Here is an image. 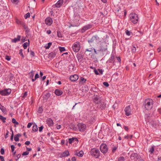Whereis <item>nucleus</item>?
I'll return each mask as SVG.
<instances>
[{
  "mask_svg": "<svg viewBox=\"0 0 161 161\" xmlns=\"http://www.w3.org/2000/svg\"><path fill=\"white\" fill-rule=\"evenodd\" d=\"M153 102L152 99L148 98L146 99L144 102V107L147 110L152 109L153 107Z\"/></svg>",
  "mask_w": 161,
  "mask_h": 161,
  "instance_id": "f257e3e1",
  "label": "nucleus"
},
{
  "mask_svg": "<svg viewBox=\"0 0 161 161\" xmlns=\"http://www.w3.org/2000/svg\"><path fill=\"white\" fill-rule=\"evenodd\" d=\"M131 21L134 24H136L139 19L137 14L134 13L130 14V15Z\"/></svg>",
  "mask_w": 161,
  "mask_h": 161,
  "instance_id": "f03ea898",
  "label": "nucleus"
},
{
  "mask_svg": "<svg viewBox=\"0 0 161 161\" xmlns=\"http://www.w3.org/2000/svg\"><path fill=\"white\" fill-rule=\"evenodd\" d=\"M91 154L96 158H98L100 156V152L98 149L95 148L92 149L90 151Z\"/></svg>",
  "mask_w": 161,
  "mask_h": 161,
  "instance_id": "7ed1b4c3",
  "label": "nucleus"
},
{
  "mask_svg": "<svg viewBox=\"0 0 161 161\" xmlns=\"http://www.w3.org/2000/svg\"><path fill=\"white\" fill-rule=\"evenodd\" d=\"M94 41L97 43H98L101 42V39L97 35H95L93 36L91 38L88 40V42L90 45Z\"/></svg>",
  "mask_w": 161,
  "mask_h": 161,
  "instance_id": "20e7f679",
  "label": "nucleus"
},
{
  "mask_svg": "<svg viewBox=\"0 0 161 161\" xmlns=\"http://www.w3.org/2000/svg\"><path fill=\"white\" fill-rule=\"evenodd\" d=\"M73 50L75 52H78L80 48V42H76L74 43L72 47Z\"/></svg>",
  "mask_w": 161,
  "mask_h": 161,
  "instance_id": "39448f33",
  "label": "nucleus"
},
{
  "mask_svg": "<svg viewBox=\"0 0 161 161\" xmlns=\"http://www.w3.org/2000/svg\"><path fill=\"white\" fill-rule=\"evenodd\" d=\"M103 100L99 95H94L93 98V103L99 105Z\"/></svg>",
  "mask_w": 161,
  "mask_h": 161,
  "instance_id": "423d86ee",
  "label": "nucleus"
},
{
  "mask_svg": "<svg viewBox=\"0 0 161 161\" xmlns=\"http://www.w3.org/2000/svg\"><path fill=\"white\" fill-rule=\"evenodd\" d=\"M100 150L103 153H106L108 151L107 146L105 143H102L100 146Z\"/></svg>",
  "mask_w": 161,
  "mask_h": 161,
  "instance_id": "0eeeda50",
  "label": "nucleus"
},
{
  "mask_svg": "<svg viewBox=\"0 0 161 161\" xmlns=\"http://www.w3.org/2000/svg\"><path fill=\"white\" fill-rule=\"evenodd\" d=\"M11 90L10 89H5L4 90L0 91V94L2 96H8L11 93Z\"/></svg>",
  "mask_w": 161,
  "mask_h": 161,
  "instance_id": "6e6552de",
  "label": "nucleus"
},
{
  "mask_svg": "<svg viewBox=\"0 0 161 161\" xmlns=\"http://www.w3.org/2000/svg\"><path fill=\"white\" fill-rule=\"evenodd\" d=\"M130 158L131 160L136 161L139 159H140L141 158L140 156L136 153L132 154L130 156Z\"/></svg>",
  "mask_w": 161,
  "mask_h": 161,
  "instance_id": "1a4fd4ad",
  "label": "nucleus"
},
{
  "mask_svg": "<svg viewBox=\"0 0 161 161\" xmlns=\"http://www.w3.org/2000/svg\"><path fill=\"white\" fill-rule=\"evenodd\" d=\"M93 27V25L92 24H88L83 26L81 29L80 31L83 33L85 32L86 31L92 28Z\"/></svg>",
  "mask_w": 161,
  "mask_h": 161,
  "instance_id": "9d476101",
  "label": "nucleus"
},
{
  "mask_svg": "<svg viewBox=\"0 0 161 161\" xmlns=\"http://www.w3.org/2000/svg\"><path fill=\"white\" fill-rule=\"evenodd\" d=\"M103 100L101 101L100 104L97 106L98 108L100 109L101 110H105L106 108V103L103 101Z\"/></svg>",
  "mask_w": 161,
  "mask_h": 161,
  "instance_id": "9b49d317",
  "label": "nucleus"
},
{
  "mask_svg": "<svg viewBox=\"0 0 161 161\" xmlns=\"http://www.w3.org/2000/svg\"><path fill=\"white\" fill-rule=\"evenodd\" d=\"M101 48L100 50H98V51L104 52L106 51L107 50V45H106L105 42H103L101 44Z\"/></svg>",
  "mask_w": 161,
  "mask_h": 161,
  "instance_id": "f8f14e48",
  "label": "nucleus"
},
{
  "mask_svg": "<svg viewBox=\"0 0 161 161\" xmlns=\"http://www.w3.org/2000/svg\"><path fill=\"white\" fill-rule=\"evenodd\" d=\"M79 130L80 131H84L86 130V126L84 124L79 123L78 124Z\"/></svg>",
  "mask_w": 161,
  "mask_h": 161,
  "instance_id": "ddd939ff",
  "label": "nucleus"
},
{
  "mask_svg": "<svg viewBox=\"0 0 161 161\" xmlns=\"http://www.w3.org/2000/svg\"><path fill=\"white\" fill-rule=\"evenodd\" d=\"M125 114L127 116H129L131 114V109L130 106L126 107L125 109Z\"/></svg>",
  "mask_w": 161,
  "mask_h": 161,
  "instance_id": "4468645a",
  "label": "nucleus"
},
{
  "mask_svg": "<svg viewBox=\"0 0 161 161\" xmlns=\"http://www.w3.org/2000/svg\"><path fill=\"white\" fill-rule=\"evenodd\" d=\"M45 23L48 25H50L53 22L52 19L50 17H47L45 21Z\"/></svg>",
  "mask_w": 161,
  "mask_h": 161,
  "instance_id": "2eb2a0df",
  "label": "nucleus"
},
{
  "mask_svg": "<svg viewBox=\"0 0 161 161\" xmlns=\"http://www.w3.org/2000/svg\"><path fill=\"white\" fill-rule=\"evenodd\" d=\"M75 66V63L74 61H73L72 62H69V68L70 71H74Z\"/></svg>",
  "mask_w": 161,
  "mask_h": 161,
  "instance_id": "dca6fc26",
  "label": "nucleus"
},
{
  "mask_svg": "<svg viewBox=\"0 0 161 161\" xmlns=\"http://www.w3.org/2000/svg\"><path fill=\"white\" fill-rule=\"evenodd\" d=\"M46 122L48 125L49 127L52 126L54 124L53 120L51 118H47Z\"/></svg>",
  "mask_w": 161,
  "mask_h": 161,
  "instance_id": "f3484780",
  "label": "nucleus"
},
{
  "mask_svg": "<svg viewBox=\"0 0 161 161\" xmlns=\"http://www.w3.org/2000/svg\"><path fill=\"white\" fill-rule=\"evenodd\" d=\"M78 79L79 76L76 74L71 75L69 77L70 80H77Z\"/></svg>",
  "mask_w": 161,
  "mask_h": 161,
  "instance_id": "a211bd4d",
  "label": "nucleus"
},
{
  "mask_svg": "<svg viewBox=\"0 0 161 161\" xmlns=\"http://www.w3.org/2000/svg\"><path fill=\"white\" fill-rule=\"evenodd\" d=\"M76 58L79 62L81 63L83 60V56L81 54L78 53L76 55Z\"/></svg>",
  "mask_w": 161,
  "mask_h": 161,
  "instance_id": "6ab92c4d",
  "label": "nucleus"
},
{
  "mask_svg": "<svg viewBox=\"0 0 161 161\" xmlns=\"http://www.w3.org/2000/svg\"><path fill=\"white\" fill-rule=\"evenodd\" d=\"M80 90H81L82 92L86 93L88 92L89 89L87 86L86 85H84L82 87Z\"/></svg>",
  "mask_w": 161,
  "mask_h": 161,
  "instance_id": "aec40b11",
  "label": "nucleus"
},
{
  "mask_svg": "<svg viewBox=\"0 0 161 161\" xmlns=\"http://www.w3.org/2000/svg\"><path fill=\"white\" fill-rule=\"evenodd\" d=\"M114 54H111L110 58L107 60V63H114Z\"/></svg>",
  "mask_w": 161,
  "mask_h": 161,
  "instance_id": "412c9836",
  "label": "nucleus"
},
{
  "mask_svg": "<svg viewBox=\"0 0 161 161\" xmlns=\"http://www.w3.org/2000/svg\"><path fill=\"white\" fill-rule=\"evenodd\" d=\"M64 2L63 0H59L55 4V7L60 8Z\"/></svg>",
  "mask_w": 161,
  "mask_h": 161,
  "instance_id": "4be33fe9",
  "label": "nucleus"
},
{
  "mask_svg": "<svg viewBox=\"0 0 161 161\" xmlns=\"http://www.w3.org/2000/svg\"><path fill=\"white\" fill-rule=\"evenodd\" d=\"M54 93L57 96H60L62 95L63 92L61 90L56 89L55 90Z\"/></svg>",
  "mask_w": 161,
  "mask_h": 161,
  "instance_id": "5701e85b",
  "label": "nucleus"
},
{
  "mask_svg": "<svg viewBox=\"0 0 161 161\" xmlns=\"http://www.w3.org/2000/svg\"><path fill=\"white\" fill-rule=\"evenodd\" d=\"M21 36L20 35H18L17 38H15L11 40V42L14 43H16L18 42L20 40Z\"/></svg>",
  "mask_w": 161,
  "mask_h": 161,
  "instance_id": "b1692460",
  "label": "nucleus"
},
{
  "mask_svg": "<svg viewBox=\"0 0 161 161\" xmlns=\"http://www.w3.org/2000/svg\"><path fill=\"white\" fill-rule=\"evenodd\" d=\"M68 140L70 144H72V143L74 142H78V139L76 137H72V138H70L68 139Z\"/></svg>",
  "mask_w": 161,
  "mask_h": 161,
  "instance_id": "393cba45",
  "label": "nucleus"
},
{
  "mask_svg": "<svg viewBox=\"0 0 161 161\" xmlns=\"http://www.w3.org/2000/svg\"><path fill=\"white\" fill-rule=\"evenodd\" d=\"M56 53L55 52H51L50 53L48 54L49 57L51 59H53L56 56Z\"/></svg>",
  "mask_w": 161,
  "mask_h": 161,
  "instance_id": "a878e982",
  "label": "nucleus"
},
{
  "mask_svg": "<svg viewBox=\"0 0 161 161\" xmlns=\"http://www.w3.org/2000/svg\"><path fill=\"white\" fill-rule=\"evenodd\" d=\"M69 155V151L66 150L61 154V155L62 157H66Z\"/></svg>",
  "mask_w": 161,
  "mask_h": 161,
  "instance_id": "bb28decb",
  "label": "nucleus"
},
{
  "mask_svg": "<svg viewBox=\"0 0 161 161\" xmlns=\"http://www.w3.org/2000/svg\"><path fill=\"white\" fill-rule=\"evenodd\" d=\"M84 154V152L82 151H80L79 152H77V151L75 153V155L78 156L79 157H82L83 156Z\"/></svg>",
  "mask_w": 161,
  "mask_h": 161,
  "instance_id": "cd10ccee",
  "label": "nucleus"
},
{
  "mask_svg": "<svg viewBox=\"0 0 161 161\" xmlns=\"http://www.w3.org/2000/svg\"><path fill=\"white\" fill-rule=\"evenodd\" d=\"M51 96V94L50 93H47L44 95L43 98L45 100H47Z\"/></svg>",
  "mask_w": 161,
  "mask_h": 161,
  "instance_id": "c85d7f7f",
  "label": "nucleus"
},
{
  "mask_svg": "<svg viewBox=\"0 0 161 161\" xmlns=\"http://www.w3.org/2000/svg\"><path fill=\"white\" fill-rule=\"evenodd\" d=\"M16 23L17 24L19 25H24V23H25V22L22 19H16Z\"/></svg>",
  "mask_w": 161,
  "mask_h": 161,
  "instance_id": "c756f323",
  "label": "nucleus"
},
{
  "mask_svg": "<svg viewBox=\"0 0 161 161\" xmlns=\"http://www.w3.org/2000/svg\"><path fill=\"white\" fill-rule=\"evenodd\" d=\"M21 136V135L20 134H18L16 135L14 137V140L16 141H19V137Z\"/></svg>",
  "mask_w": 161,
  "mask_h": 161,
  "instance_id": "7c9ffc66",
  "label": "nucleus"
},
{
  "mask_svg": "<svg viewBox=\"0 0 161 161\" xmlns=\"http://www.w3.org/2000/svg\"><path fill=\"white\" fill-rule=\"evenodd\" d=\"M38 129L37 128V125L36 124H33L32 127V130L34 132H36L38 131Z\"/></svg>",
  "mask_w": 161,
  "mask_h": 161,
  "instance_id": "2f4dec72",
  "label": "nucleus"
},
{
  "mask_svg": "<svg viewBox=\"0 0 161 161\" xmlns=\"http://www.w3.org/2000/svg\"><path fill=\"white\" fill-rule=\"evenodd\" d=\"M0 109L3 113H5L6 111V108L0 103Z\"/></svg>",
  "mask_w": 161,
  "mask_h": 161,
  "instance_id": "473e14b6",
  "label": "nucleus"
},
{
  "mask_svg": "<svg viewBox=\"0 0 161 161\" xmlns=\"http://www.w3.org/2000/svg\"><path fill=\"white\" fill-rule=\"evenodd\" d=\"M40 76L41 77V78L42 80H45L46 78V76L44 75L43 76V73L42 71H40Z\"/></svg>",
  "mask_w": 161,
  "mask_h": 161,
  "instance_id": "72a5a7b5",
  "label": "nucleus"
},
{
  "mask_svg": "<svg viewBox=\"0 0 161 161\" xmlns=\"http://www.w3.org/2000/svg\"><path fill=\"white\" fill-rule=\"evenodd\" d=\"M28 41L29 42H25L23 45V47L25 49H26L28 46L29 45L30 41H29V39L28 40Z\"/></svg>",
  "mask_w": 161,
  "mask_h": 161,
  "instance_id": "f704fd0d",
  "label": "nucleus"
},
{
  "mask_svg": "<svg viewBox=\"0 0 161 161\" xmlns=\"http://www.w3.org/2000/svg\"><path fill=\"white\" fill-rule=\"evenodd\" d=\"M52 44V42H49L45 45L44 47L47 49H48L50 48V47Z\"/></svg>",
  "mask_w": 161,
  "mask_h": 161,
  "instance_id": "c9c22d12",
  "label": "nucleus"
},
{
  "mask_svg": "<svg viewBox=\"0 0 161 161\" xmlns=\"http://www.w3.org/2000/svg\"><path fill=\"white\" fill-rule=\"evenodd\" d=\"M90 69H94V72L96 75H98L99 73L98 72V71L97 70V69H96L95 67H93L92 66H90Z\"/></svg>",
  "mask_w": 161,
  "mask_h": 161,
  "instance_id": "e433bc0d",
  "label": "nucleus"
},
{
  "mask_svg": "<svg viewBox=\"0 0 161 161\" xmlns=\"http://www.w3.org/2000/svg\"><path fill=\"white\" fill-rule=\"evenodd\" d=\"M113 147L112 148V152L113 153H114L115 152L116 150L117 149L118 147V146L117 145L114 146L113 145Z\"/></svg>",
  "mask_w": 161,
  "mask_h": 161,
  "instance_id": "4c0bfd02",
  "label": "nucleus"
},
{
  "mask_svg": "<svg viewBox=\"0 0 161 161\" xmlns=\"http://www.w3.org/2000/svg\"><path fill=\"white\" fill-rule=\"evenodd\" d=\"M34 71H32L29 73V75L30 76V78L32 80V79H33V76L34 75Z\"/></svg>",
  "mask_w": 161,
  "mask_h": 161,
  "instance_id": "58836bf2",
  "label": "nucleus"
},
{
  "mask_svg": "<svg viewBox=\"0 0 161 161\" xmlns=\"http://www.w3.org/2000/svg\"><path fill=\"white\" fill-rule=\"evenodd\" d=\"M94 49V48L93 47H90L89 48H88L87 49H86L85 53H86V52H92Z\"/></svg>",
  "mask_w": 161,
  "mask_h": 161,
  "instance_id": "ea45409f",
  "label": "nucleus"
},
{
  "mask_svg": "<svg viewBox=\"0 0 161 161\" xmlns=\"http://www.w3.org/2000/svg\"><path fill=\"white\" fill-rule=\"evenodd\" d=\"M6 119V117H3L2 115H0V119L1 120L3 123L6 122L5 120Z\"/></svg>",
  "mask_w": 161,
  "mask_h": 161,
  "instance_id": "a19ab883",
  "label": "nucleus"
},
{
  "mask_svg": "<svg viewBox=\"0 0 161 161\" xmlns=\"http://www.w3.org/2000/svg\"><path fill=\"white\" fill-rule=\"evenodd\" d=\"M136 51V47L135 46H132L131 47V52L133 53H135Z\"/></svg>",
  "mask_w": 161,
  "mask_h": 161,
  "instance_id": "79ce46f5",
  "label": "nucleus"
},
{
  "mask_svg": "<svg viewBox=\"0 0 161 161\" xmlns=\"http://www.w3.org/2000/svg\"><path fill=\"white\" fill-rule=\"evenodd\" d=\"M40 76L38 74V73H37L36 74L34 79H32V80H36L38 78H39Z\"/></svg>",
  "mask_w": 161,
  "mask_h": 161,
  "instance_id": "37998d69",
  "label": "nucleus"
},
{
  "mask_svg": "<svg viewBox=\"0 0 161 161\" xmlns=\"http://www.w3.org/2000/svg\"><path fill=\"white\" fill-rule=\"evenodd\" d=\"M80 15L78 14L77 13H75L74 14V17L76 19H78L80 18Z\"/></svg>",
  "mask_w": 161,
  "mask_h": 161,
  "instance_id": "c03bdc74",
  "label": "nucleus"
},
{
  "mask_svg": "<svg viewBox=\"0 0 161 161\" xmlns=\"http://www.w3.org/2000/svg\"><path fill=\"white\" fill-rule=\"evenodd\" d=\"M43 111V109L42 107H39L38 109L37 112L39 114H42Z\"/></svg>",
  "mask_w": 161,
  "mask_h": 161,
  "instance_id": "a18cd8bd",
  "label": "nucleus"
},
{
  "mask_svg": "<svg viewBox=\"0 0 161 161\" xmlns=\"http://www.w3.org/2000/svg\"><path fill=\"white\" fill-rule=\"evenodd\" d=\"M10 130H11V131L12 132V134H11V137H10V140H11V141H13V138H14V132H13L12 129V128H11L10 129Z\"/></svg>",
  "mask_w": 161,
  "mask_h": 161,
  "instance_id": "49530a36",
  "label": "nucleus"
},
{
  "mask_svg": "<svg viewBox=\"0 0 161 161\" xmlns=\"http://www.w3.org/2000/svg\"><path fill=\"white\" fill-rule=\"evenodd\" d=\"M59 51L61 52H63L65 51V49L64 47H58Z\"/></svg>",
  "mask_w": 161,
  "mask_h": 161,
  "instance_id": "de8ad7c7",
  "label": "nucleus"
},
{
  "mask_svg": "<svg viewBox=\"0 0 161 161\" xmlns=\"http://www.w3.org/2000/svg\"><path fill=\"white\" fill-rule=\"evenodd\" d=\"M125 158L123 156H121L118 159V161H125Z\"/></svg>",
  "mask_w": 161,
  "mask_h": 161,
  "instance_id": "09e8293b",
  "label": "nucleus"
},
{
  "mask_svg": "<svg viewBox=\"0 0 161 161\" xmlns=\"http://www.w3.org/2000/svg\"><path fill=\"white\" fill-rule=\"evenodd\" d=\"M154 151V148L153 146L151 148H150L149 152H150L151 154H152L153 153Z\"/></svg>",
  "mask_w": 161,
  "mask_h": 161,
  "instance_id": "8fccbe9b",
  "label": "nucleus"
},
{
  "mask_svg": "<svg viewBox=\"0 0 161 161\" xmlns=\"http://www.w3.org/2000/svg\"><path fill=\"white\" fill-rule=\"evenodd\" d=\"M23 50L21 49H20L19 50V54H20V56L22 57V58H24V56L22 53Z\"/></svg>",
  "mask_w": 161,
  "mask_h": 161,
  "instance_id": "3c124183",
  "label": "nucleus"
},
{
  "mask_svg": "<svg viewBox=\"0 0 161 161\" xmlns=\"http://www.w3.org/2000/svg\"><path fill=\"white\" fill-rule=\"evenodd\" d=\"M97 70L98 71V72L99 73L98 75H100V74L102 75V74H103V70L102 69H98Z\"/></svg>",
  "mask_w": 161,
  "mask_h": 161,
  "instance_id": "603ef678",
  "label": "nucleus"
},
{
  "mask_svg": "<svg viewBox=\"0 0 161 161\" xmlns=\"http://www.w3.org/2000/svg\"><path fill=\"white\" fill-rule=\"evenodd\" d=\"M125 32L126 34L128 36H130L131 35V32L128 30H126Z\"/></svg>",
  "mask_w": 161,
  "mask_h": 161,
  "instance_id": "864d4df0",
  "label": "nucleus"
},
{
  "mask_svg": "<svg viewBox=\"0 0 161 161\" xmlns=\"http://www.w3.org/2000/svg\"><path fill=\"white\" fill-rule=\"evenodd\" d=\"M30 14L29 13H27L25 16V18L26 19L30 17Z\"/></svg>",
  "mask_w": 161,
  "mask_h": 161,
  "instance_id": "5fc2aeb1",
  "label": "nucleus"
},
{
  "mask_svg": "<svg viewBox=\"0 0 161 161\" xmlns=\"http://www.w3.org/2000/svg\"><path fill=\"white\" fill-rule=\"evenodd\" d=\"M30 52L31 55L33 57H34L35 56V54L33 51L32 50H31Z\"/></svg>",
  "mask_w": 161,
  "mask_h": 161,
  "instance_id": "6e6d98bb",
  "label": "nucleus"
},
{
  "mask_svg": "<svg viewBox=\"0 0 161 161\" xmlns=\"http://www.w3.org/2000/svg\"><path fill=\"white\" fill-rule=\"evenodd\" d=\"M11 59V57L10 56L6 55L5 56V59L8 61H10Z\"/></svg>",
  "mask_w": 161,
  "mask_h": 161,
  "instance_id": "4d7b16f0",
  "label": "nucleus"
},
{
  "mask_svg": "<svg viewBox=\"0 0 161 161\" xmlns=\"http://www.w3.org/2000/svg\"><path fill=\"white\" fill-rule=\"evenodd\" d=\"M103 84L104 86H105L106 87H108L109 86V84H108V82H103Z\"/></svg>",
  "mask_w": 161,
  "mask_h": 161,
  "instance_id": "13d9d810",
  "label": "nucleus"
},
{
  "mask_svg": "<svg viewBox=\"0 0 161 161\" xmlns=\"http://www.w3.org/2000/svg\"><path fill=\"white\" fill-rule=\"evenodd\" d=\"M12 2L14 4H17L19 2V0H11Z\"/></svg>",
  "mask_w": 161,
  "mask_h": 161,
  "instance_id": "bf43d9fd",
  "label": "nucleus"
},
{
  "mask_svg": "<svg viewBox=\"0 0 161 161\" xmlns=\"http://www.w3.org/2000/svg\"><path fill=\"white\" fill-rule=\"evenodd\" d=\"M21 40L22 42H25L26 41L27 39L25 36H23L21 39Z\"/></svg>",
  "mask_w": 161,
  "mask_h": 161,
  "instance_id": "052dcab7",
  "label": "nucleus"
},
{
  "mask_svg": "<svg viewBox=\"0 0 161 161\" xmlns=\"http://www.w3.org/2000/svg\"><path fill=\"white\" fill-rule=\"evenodd\" d=\"M150 116H147V118H146V124H147V123L149 122L150 120L149 119V118H150Z\"/></svg>",
  "mask_w": 161,
  "mask_h": 161,
  "instance_id": "680f3d73",
  "label": "nucleus"
},
{
  "mask_svg": "<svg viewBox=\"0 0 161 161\" xmlns=\"http://www.w3.org/2000/svg\"><path fill=\"white\" fill-rule=\"evenodd\" d=\"M4 152L5 151L4 149L3 148H1L0 150L1 153L2 155H3L4 154Z\"/></svg>",
  "mask_w": 161,
  "mask_h": 161,
  "instance_id": "e2e57ef3",
  "label": "nucleus"
},
{
  "mask_svg": "<svg viewBox=\"0 0 161 161\" xmlns=\"http://www.w3.org/2000/svg\"><path fill=\"white\" fill-rule=\"evenodd\" d=\"M29 154V152L27 151H25L22 154V156L27 155H28Z\"/></svg>",
  "mask_w": 161,
  "mask_h": 161,
  "instance_id": "0e129e2a",
  "label": "nucleus"
},
{
  "mask_svg": "<svg viewBox=\"0 0 161 161\" xmlns=\"http://www.w3.org/2000/svg\"><path fill=\"white\" fill-rule=\"evenodd\" d=\"M57 36L58 37H62L60 31H57Z\"/></svg>",
  "mask_w": 161,
  "mask_h": 161,
  "instance_id": "69168bd1",
  "label": "nucleus"
},
{
  "mask_svg": "<svg viewBox=\"0 0 161 161\" xmlns=\"http://www.w3.org/2000/svg\"><path fill=\"white\" fill-rule=\"evenodd\" d=\"M9 133V131L8 130H7V133H6V135L5 136V139L7 138L8 137Z\"/></svg>",
  "mask_w": 161,
  "mask_h": 161,
  "instance_id": "338daca9",
  "label": "nucleus"
},
{
  "mask_svg": "<svg viewBox=\"0 0 161 161\" xmlns=\"http://www.w3.org/2000/svg\"><path fill=\"white\" fill-rule=\"evenodd\" d=\"M93 87H92L91 88V90L92 91H93L94 92L96 91V88L94 87V85H93Z\"/></svg>",
  "mask_w": 161,
  "mask_h": 161,
  "instance_id": "774afa93",
  "label": "nucleus"
}]
</instances>
